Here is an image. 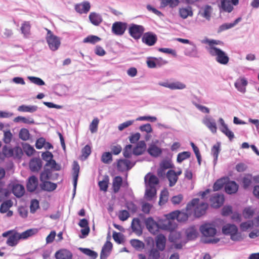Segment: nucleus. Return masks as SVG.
<instances>
[{"instance_id":"obj_1","label":"nucleus","mask_w":259,"mask_h":259,"mask_svg":"<svg viewBox=\"0 0 259 259\" xmlns=\"http://www.w3.org/2000/svg\"><path fill=\"white\" fill-rule=\"evenodd\" d=\"M200 231L205 238H202V241L205 243L215 244L218 243L220 239L217 238H207L213 237L217 233V230L213 225L211 224H205L200 227Z\"/></svg>"},{"instance_id":"obj_2","label":"nucleus","mask_w":259,"mask_h":259,"mask_svg":"<svg viewBox=\"0 0 259 259\" xmlns=\"http://www.w3.org/2000/svg\"><path fill=\"white\" fill-rule=\"evenodd\" d=\"M207 207L208 204L203 202H200L198 198L192 199L187 205V210H191L192 212L193 211L196 217H200L204 214Z\"/></svg>"},{"instance_id":"obj_3","label":"nucleus","mask_w":259,"mask_h":259,"mask_svg":"<svg viewBox=\"0 0 259 259\" xmlns=\"http://www.w3.org/2000/svg\"><path fill=\"white\" fill-rule=\"evenodd\" d=\"M208 53L214 57L215 60L221 65H226L229 63V57L227 53L219 48H212Z\"/></svg>"},{"instance_id":"obj_4","label":"nucleus","mask_w":259,"mask_h":259,"mask_svg":"<svg viewBox=\"0 0 259 259\" xmlns=\"http://www.w3.org/2000/svg\"><path fill=\"white\" fill-rule=\"evenodd\" d=\"M46 30L47 31L46 39L49 48L53 51L57 50L61 44L60 38L55 35L50 30L47 28Z\"/></svg>"},{"instance_id":"obj_5","label":"nucleus","mask_w":259,"mask_h":259,"mask_svg":"<svg viewBox=\"0 0 259 259\" xmlns=\"http://www.w3.org/2000/svg\"><path fill=\"white\" fill-rule=\"evenodd\" d=\"M222 232L225 235L231 236V239L233 241H239L241 240V235L238 232L237 227L232 224H226L223 226Z\"/></svg>"},{"instance_id":"obj_6","label":"nucleus","mask_w":259,"mask_h":259,"mask_svg":"<svg viewBox=\"0 0 259 259\" xmlns=\"http://www.w3.org/2000/svg\"><path fill=\"white\" fill-rule=\"evenodd\" d=\"M2 236L4 237H7L9 236L7 244L10 246H14L16 245L18 241L21 239L19 233L16 232L14 230H10L3 233Z\"/></svg>"},{"instance_id":"obj_7","label":"nucleus","mask_w":259,"mask_h":259,"mask_svg":"<svg viewBox=\"0 0 259 259\" xmlns=\"http://www.w3.org/2000/svg\"><path fill=\"white\" fill-rule=\"evenodd\" d=\"M144 31L145 28L142 25L135 24H131L128 28L130 35L135 39H140Z\"/></svg>"},{"instance_id":"obj_8","label":"nucleus","mask_w":259,"mask_h":259,"mask_svg":"<svg viewBox=\"0 0 259 259\" xmlns=\"http://www.w3.org/2000/svg\"><path fill=\"white\" fill-rule=\"evenodd\" d=\"M145 224L148 230L153 234L157 233L160 229V224H157L152 217L146 219Z\"/></svg>"},{"instance_id":"obj_9","label":"nucleus","mask_w":259,"mask_h":259,"mask_svg":"<svg viewBox=\"0 0 259 259\" xmlns=\"http://www.w3.org/2000/svg\"><path fill=\"white\" fill-rule=\"evenodd\" d=\"M224 200L223 194L216 193L212 195L210 198V205L213 208H219L223 204Z\"/></svg>"},{"instance_id":"obj_10","label":"nucleus","mask_w":259,"mask_h":259,"mask_svg":"<svg viewBox=\"0 0 259 259\" xmlns=\"http://www.w3.org/2000/svg\"><path fill=\"white\" fill-rule=\"evenodd\" d=\"M9 188L11 189L14 195L18 198L22 197L25 193V189L23 185L17 182H11L9 185Z\"/></svg>"},{"instance_id":"obj_11","label":"nucleus","mask_w":259,"mask_h":259,"mask_svg":"<svg viewBox=\"0 0 259 259\" xmlns=\"http://www.w3.org/2000/svg\"><path fill=\"white\" fill-rule=\"evenodd\" d=\"M202 122L211 132L217 133V127L215 120L209 115H205L202 120Z\"/></svg>"},{"instance_id":"obj_12","label":"nucleus","mask_w":259,"mask_h":259,"mask_svg":"<svg viewBox=\"0 0 259 259\" xmlns=\"http://www.w3.org/2000/svg\"><path fill=\"white\" fill-rule=\"evenodd\" d=\"M126 28V24L121 22H116L112 26V32L117 35H122Z\"/></svg>"},{"instance_id":"obj_13","label":"nucleus","mask_w":259,"mask_h":259,"mask_svg":"<svg viewBox=\"0 0 259 259\" xmlns=\"http://www.w3.org/2000/svg\"><path fill=\"white\" fill-rule=\"evenodd\" d=\"M157 39L156 35L152 32L145 33L142 37V41L149 46H153Z\"/></svg>"},{"instance_id":"obj_14","label":"nucleus","mask_w":259,"mask_h":259,"mask_svg":"<svg viewBox=\"0 0 259 259\" xmlns=\"http://www.w3.org/2000/svg\"><path fill=\"white\" fill-rule=\"evenodd\" d=\"M135 163H133L127 159H120L117 162V168L119 171H123L131 169Z\"/></svg>"},{"instance_id":"obj_15","label":"nucleus","mask_w":259,"mask_h":259,"mask_svg":"<svg viewBox=\"0 0 259 259\" xmlns=\"http://www.w3.org/2000/svg\"><path fill=\"white\" fill-rule=\"evenodd\" d=\"M131 228L132 231L138 236L142 235L143 232V228L141 221L139 218H134L132 224Z\"/></svg>"},{"instance_id":"obj_16","label":"nucleus","mask_w":259,"mask_h":259,"mask_svg":"<svg viewBox=\"0 0 259 259\" xmlns=\"http://www.w3.org/2000/svg\"><path fill=\"white\" fill-rule=\"evenodd\" d=\"M247 84V79L244 77H240L236 80L234 85L239 92L244 93L246 92V87Z\"/></svg>"},{"instance_id":"obj_17","label":"nucleus","mask_w":259,"mask_h":259,"mask_svg":"<svg viewBox=\"0 0 259 259\" xmlns=\"http://www.w3.org/2000/svg\"><path fill=\"white\" fill-rule=\"evenodd\" d=\"M201 42L204 44H207L208 46L205 47L207 51L209 53L212 48H218L215 45H223V42L218 40L210 39L207 38H205L201 40Z\"/></svg>"},{"instance_id":"obj_18","label":"nucleus","mask_w":259,"mask_h":259,"mask_svg":"<svg viewBox=\"0 0 259 259\" xmlns=\"http://www.w3.org/2000/svg\"><path fill=\"white\" fill-rule=\"evenodd\" d=\"M112 248V244L110 241H106L102 248L100 253V259H106L110 254Z\"/></svg>"},{"instance_id":"obj_19","label":"nucleus","mask_w":259,"mask_h":259,"mask_svg":"<svg viewBox=\"0 0 259 259\" xmlns=\"http://www.w3.org/2000/svg\"><path fill=\"white\" fill-rule=\"evenodd\" d=\"M146 186L155 187L159 183L157 177L153 175L148 174L145 177Z\"/></svg>"},{"instance_id":"obj_20","label":"nucleus","mask_w":259,"mask_h":259,"mask_svg":"<svg viewBox=\"0 0 259 259\" xmlns=\"http://www.w3.org/2000/svg\"><path fill=\"white\" fill-rule=\"evenodd\" d=\"M212 12V7L210 6L206 5L200 9L199 14L201 16L205 18L206 20L210 21Z\"/></svg>"},{"instance_id":"obj_21","label":"nucleus","mask_w":259,"mask_h":259,"mask_svg":"<svg viewBox=\"0 0 259 259\" xmlns=\"http://www.w3.org/2000/svg\"><path fill=\"white\" fill-rule=\"evenodd\" d=\"M160 229L165 230L171 231L174 230L177 227V224L174 220H169L166 218L160 224Z\"/></svg>"},{"instance_id":"obj_22","label":"nucleus","mask_w":259,"mask_h":259,"mask_svg":"<svg viewBox=\"0 0 259 259\" xmlns=\"http://www.w3.org/2000/svg\"><path fill=\"white\" fill-rule=\"evenodd\" d=\"M187 238L189 240L195 239L198 235V232L196 227L193 226L187 228L185 231Z\"/></svg>"},{"instance_id":"obj_23","label":"nucleus","mask_w":259,"mask_h":259,"mask_svg":"<svg viewBox=\"0 0 259 259\" xmlns=\"http://www.w3.org/2000/svg\"><path fill=\"white\" fill-rule=\"evenodd\" d=\"M90 3L88 1H84L80 4L75 6V9L76 11L80 13H87L90 10Z\"/></svg>"},{"instance_id":"obj_24","label":"nucleus","mask_w":259,"mask_h":259,"mask_svg":"<svg viewBox=\"0 0 259 259\" xmlns=\"http://www.w3.org/2000/svg\"><path fill=\"white\" fill-rule=\"evenodd\" d=\"M146 147V143L144 141H139L133 148V153L135 155H140L145 151Z\"/></svg>"},{"instance_id":"obj_25","label":"nucleus","mask_w":259,"mask_h":259,"mask_svg":"<svg viewBox=\"0 0 259 259\" xmlns=\"http://www.w3.org/2000/svg\"><path fill=\"white\" fill-rule=\"evenodd\" d=\"M38 186V180L34 176L30 177L27 183V189L29 192L34 191Z\"/></svg>"},{"instance_id":"obj_26","label":"nucleus","mask_w":259,"mask_h":259,"mask_svg":"<svg viewBox=\"0 0 259 259\" xmlns=\"http://www.w3.org/2000/svg\"><path fill=\"white\" fill-rule=\"evenodd\" d=\"M225 191L228 194L235 193L238 189V185L234 181H230L225 186Z\"/></svg>"},{"instance_id":"obj_27","label":"nucleus","mask_w":259,"mask_h":259,"mask_svg":"<svg viewBox=\"0 0 259 259\" xmlns=\"http://www.w3.org/2000/svg\"><path fill=\"white\" fill-rule=\"evenodd\" d=\"M166 239L162 234H159L156 237V245L157 248L160 251L165 249Z\"/></svg>"},{"instance_id":"obj_28","label":"nucleus","mask_w":259,"mask_h":259,"mask_svg":"<svg viewBox=\"0 0 259 259\" xmlns=\"http://www.w3.org/2000/svg\"><path fill=\"white\" fill-rule=\"evenodd\" d=\"M172 167V164L170 160H163L160 164V168L157 170V174L159 176H162L164 174L165 169Z\"/></svg>"},{"instance_id":"obj_29","label":"nucleus","mask_w":259,"mask_h":259,"mask_svg":"<svg viewBox=\"0 0 259 259\" xmlns=\"http://www.w3.org/2000/svg\"><path fill=\"white\" fill-rule=\"evenodd\" d=\"M56 259H71L72 253L66 249H62L58 251L55 253Z\"/></svg>"},{"instance_id":"obj_30","label":"nucleus","mask_w":259,"mask_h":259,"mask_svg":"<svg viewBox=\"0 0 259 259\" xmlns=\"http://www.w3.org/2000/svg\"><path fill=\"white\" fill-rule=\"evenodd\" d=\"M41 166V161L38 158H33L29 162V167L32 171H38Z\"/></svg>"},{"instance_id":"obj_31","label":"nucleus","mask_w":259,"mask_h":259,"mask_svg":"<svg viewBox=\"0 0 259 259\" xmlns=\"http://www.w3.org/2000/svg\"><path fill=\"white\" fill-rule=\"evenodd\" d=\"M89 17L91 22L95 26H98L102 21V16L95 12L91 13Z\"/></svg>"},{"instance_id":"obj_32","label":"nucleus","mask_w":259,"mask_h":259,"mask_svg":"<svg viewBox=\"0 0 259 259\" xmlns=\"http://www.w3.org/2000/svg\"><path fill=\"white\" fill-rule=\"evenodd\" d=\"M166 177L169 182L170 187L174 186L177 183L178 178L176 174V171L174 170H169L166 174Z\"/></svg>"},{"instance_id":"obj_33","label":"nucleus","mask_w":259,"mask_h":259,"mask_svg":"<svg viewBox=\"0 0 259 259\" xmlns=\"http://www.w3.org/2000/svg\"><path fill=\"white\" fill-rule=\"evenodd\" d=\"M146 192L145 196L148 200H151L156 195V187L153 186H146Z\"/></svg>"},{"instance_id":"obj_34","label":"nucleus","mask_w":259,"mask_h":259,"mask_svg":"<svg viewBox=\"0 0 259 259\" xmlns=\"http://www.w3.org/2000/svg\"><path fill=\"white\" fill-rule=\"evenodd\" d=\"M147 151L151 156L153 157L158 156L162 152L161 149L154 144L150 145Z\"/></svg>"},{"instance_id":"obj_35","label":"nucleus","mask_w":259,"mask_h":259,"mask_svg":"<svg viewBox=\"0 0 259 259\" xmlns=\"http://www.w3.org/2000/svg\"><path fill=\"white\" fill-rule=\"evenodd\" d=\"M192 213L191 210H187L186 208V211H178V217L177 221L179 222H185L188 220L189 215Z\"/></svg>"},{"instance_id":"obj_36","label":"nucleus","mask_w":259,"mask_h":259,"mask_svg":"<svg viewBox=\"0 0 259 259\" xmlns=\"http://www.w3.org/2000/svg\"><path fill=\"white\" fill-rule=\"evenodd\" d=\"M37 109L36 105H22L18 107V110L20 112L33 113L37 111Z\"/></svg>"},{"instance_id":"obj_37","label":"nucleus","mask_w":259,"mask_h":259,"mask_svg":"<svg viewBox=\"0 0 259 259\" xmlns=\"http://www.w3.org/2000/svg\"><path fill=\"white\" fill-rule=\"evenodd\" d=\"M241 20V18H237L233 23H225L221 25L219 28L218 31L222 32L234 27Z\"/></svg>"},{"instance_id":"obj_38","label":"nucleus","mask_w":259,"mask_h":259,"mask_svg":"<svg viewBox=\"0 0 259 259\" xmlns=\"http://www.w3.org/2000/svg\"><path fill=\"white\" fill-rule=\"evenodd\" d=\"M192 48H188L185 51V55L191 57H198V52L195 44L192 43Z\"/></svg>"},{"instance_id":"obj_39","label":"nucleus","mask_w":259,"mask_h":259,"mask_svg":"<svg viewBox=\"0 0 259 259\" xmlns=\"http://www.w3.org/2000/svg\"><path fill=\"white\" fill-rule=\"evenodd\" d=\"M220 151V144L219 143L214 145L211 148V153L213 157L214 165H215L217 163L218 158Z\"/></svg>"},{"instance_id":"obj_40","label":"nucleus","mask_w":259,"mask_h":259,"mask_svg":"<svg viewBox=\"0 0 259 259\" xmlns=\"http://www.w3.org/2000/svg\"><path fill=\"white\" fill-rule=\"evenodd\" d=\"M41 189L47 191H52L57 188V184L49 181H44L41 185Z\"/></svg>"},{"instance_id":"obj_41","label":"nucleus","mask_w":259,"mask_h":259,"mask_svg":"<svg viewBox=\"0 0 259 259\" xmlns=\"http://www.w3.org/2000/svg\"><path fill=\"white\" fill-rule=\"evenodd\" d=\"M221 8L228 13H230L233 9V7L230 0H221Z\"/></svg>"},{"instance_id":"obj_42","label":"nucleus","mask_w":259,"mask_h":259,"mask_svg":"<svg viewBox=\"0 0 259 259\" xmlns=\"http://www.w3.org/2000/svg\"><path fill=\"white\" fill-rule=\"evenodd\" d=\"M122 183V179L121 177L117 176L114 178L112 183V188L114 193H116L119 191Z\"/></svg>"},{"instance_id":"obj_43","label":"nucleus","mask_w":259,"mask_h":259,"mask_svg":"<svg viewBox=\"0 0 259 259\" xmlns=\"http://www.w3.org/2000/svg\"><path fill=\"white\" fill-rule=\"evenodd\" d=\"M79 165L77 162L74 161L73 164V177L74 181V185L75 187L77 186V179L78 177V174L79 171Z\"/></svg>"},{"instance_id":"obj_44","label":"nucleus","mask_w":259,"mask_h":259,"mask_svg":"<svg viewBox=\"0 0 259 259\" xmlns=\"http://www.w3.org/2000/svg\"><path fill=\"white\" fill-rule=\"evenodd\" d=\"M241 182L244 188L246 189L250 186L252 182V176L251 175H245L241 179Z\"/></svg>"},{"instance_id":"obj_45","label":"nucleus","mask_w":259,"mask_h":259,"mask_svg":"<svg viewBox=\"0 0 259 259\" xmlns=\"http://www.w3.org/2000/svg\"><path fill=\"white\" fill-rule=\"evenodd\" d=\"M13 203L12 200H8L2 203L0 207V212L2 213L7 212L9 209L12 206Z\"/></svg>"},{"instance_id":"obj_46","label":"nucleus","mask_w":259,"mask_h":259,"mask_svg":"<svg viewBox=\"0 0 259 259\" xmlns=\"http://www.w3.org/2000/svg\"><path fill=\"white\" fill-rule=\"evenodd\" d=\"M179 14L183 19H186L189 16H192L193 15L192 10L189 7L180 9Z\"/></svg>"},{"instance_id":"obj_47","label":"nucleus","mask_w":259,"mask_h":259,"mask_svg":"<svg viewBox=\"0 0 259 259\" xmlns=\"http://www.w3.org/2000/svg\"><path fill=\"white\" fill-rule=\"evenodd\" d=\"M21 30L22 33H23L25 37L28 36L30 34V23L28 21L24 22L22 24Z\"/></svg>"},{"instance_id":"obj_48","label":"nucleus","mask_w":259,"mask_h":259,"mask_svg":"<svg viewBox=\"0 0 259 259\" xmlns=\"http://www.w3.org/2000/svg\"><path fill=\"white\" fill-rule=\"evenodd\" d=\"M109 177L106 176L102 181H100L98 183L100 189L104 192H106L108 187Z\"/></svg>"},{"instance_id":"obj_49","label":"nucleus","mask_w":259,"mask_h":259,"mask_svg":"<svg viewBox=\"0 0 259 259\" xmlns=\"http://www.w3.org/2000/svg\"><path fill=\"white\" fill-rule=\"evenodd\" d=\"M14 122H22L27 124H33L34 123V120L32 118H26L22 116H17L14 119Z\"/></svg>"},{"instance_id":"obj_50","label":"nucleus","mask_w":259,"mask_h":259,"mask_svg":"<svg viewBox=\"0 0 259 259\" xmlns=\"http://www.w3.org/2000/svg\"><path fill=\"white\" fill-rule=\"evenodd\" d=\"M186 88V85L184 83L177 81L170 82V90H183Z\"/></svg>"},{"instance_id":"obj_51","label":"nucleus","mask_w":259,"mask_h":259,"mask_svg":"<svg viewBox=\"0 0 259 259\" xmlns=\"http://www.w3.org/2000/svg\"><path fill=\"white\" fill-rule=\"evenodd\" d=\"M131 244L133 247L138 250L142 249L144 247V243L137 239L131 240Z\"/></svg>"},{"instance_id":"obj_52","label":"nucleus","mask_w":259,"mask_h":259,"mask_svg":"<svg viewBox=\"0 0 259 259\" xmlns=\"http://www.w3.org/2000/svg\"><path fill=\"white\" fill-rule=\"evenodd\" d=\"M79 250L84 254L88 255L91 257L93 259H95L97 256L98 254L94 251H93L89 248H79Z\"/></svg>"},{"instance_id":"obj_53","label":"nucleus","mask_w":259,"mask_h":259,"mask_svg":"<svg viewBox=\"0 0 259 259\" xmlns=\"http://www.w3.org/2000/svg\"><path fill=\"white\" fill-rule=\"evenodd\" d=\"M101 40V38L95 35H89L83 40L84 43H90L94 44Z\"/></svg>"},{"instance_id":"obj_54","label":"nucleus","mask_w":259,"mask_h":259,"mask_svg":"<svg viewBox=\"0 0 259 259\" xmlns=\"http://www.w3.org/2000/svg\"><path fill=\"white\" fill-rule=\"evenodd\" d=\"M3 132V141L6 144H9L12 141L13 135L9 130H4Z\"/></svg>"},{"instance_id":"obj_55","label":"nucleus","mask_w":259,"mask_h":259,"mask_svg":"<svg viewBox=\"0 0 259 259\" xmlns=\"http://www.w3.org/2000/svg\"><path fill=\"white\" fill-rule=\"evenodd\" d=\"M254 213V210L250 207H248L243 211L242 215L245 219H249L251 218Z\"/></svg>"},{"instance_id":"obj_56","label":"nucleus","mask_w":259,"mask_h":259,"mask_svg":"<svg viewBox=\"0 0 259 259\" xmlns=\"http://www.w3.org/2000/svg\"><path fill=\"white\" fill-rule=\"evenodd\" d=\"M253 226V221H248L242 223L240 224V227L242 231H246L249 229H251Z\"/></svg>"},{"instance_id":"obj_57","label":"nucleus","mask_w":259,"mask_h":259,"mask_svg":"<svg viewBox=\"0 0 259 259\" xmlns=\"http://www.w3.org/2000/svg\"><path fill=\"white\" fill-rule=\"evenodd\" d=\"M99 122V120L97 118H95L92 120L90 125V130L92 133H95L97 132Z\"/></svg>"},{"instance_id":"obj_58","label":"nucleus","mask_w":259,"mask_h":259,"mask_svg":"<svg viewBox=\"0 0 259 259\" xmlns=\"http://www.w3.org/2000/svg\"><path fill=\"white\" fill-rule=\"evenodd\" d=\"M161 3L164 6H169L171 8L177 6L179 3V0H161Z\"/></svg>"},{"instance_id":"obj_59","label":"nucleus","mask_w":259,"mask_h":259,"mask_svg":"<svg viewBox=\"0 0 259 259\" xmlns=\"http://www.w3.org/2000/svg\"><path fill=\"white\" fill-rule=\"evenodd\" d=\"M28 79L33 83L37 85H44L45 82L40 78L35 76H28Z\"/></svg>"},{"instance_id":"obj_60","label":"nucleus","mask_w":259,"mask_h":259,"mask_svg":"<svg viewBox=\"0 0 259 259\" xmlns=\"http://www.w3.org/2000/svg\"><path fill=\"white\" fill-rule=\"evenodd\" d=\"M226 182L225 179H220L217 180L213 185V190L218 191L222 189Z\"/></svg>"},{"instance_id":"obj_61","label":"nucleus","mask_w":259,"mask_h":259,"mask_svg":"<svg viewBox=\"0 0 259 259\" xmlns=\"http://www.w3.org/2000/svg\"><path fill=\"white\" fill-rule=\"evenodd\" d=\"M19 138L24 141H26L29 138V132L26 128H22L19 132Z\"/></svg>"},{"instance_id":"obj_62","label":"nucleus","mask_w":259,"mask_h":259,"mask_svg":"<svg viewBox=\"0 0 259 259\" xmlns=\"http://www.w3.org/2000/svg\"><path fill=\"white\" fill-rule=\"evenodd\" d=\"M51 175V171L50 169L45 168L43 172L40 175V179L42 182L46 181V180L50 179Z\"/></svg>"},{"instance_id":"obj_63","label":"nucleus","mask_w":259,"mask_h":259,"mask_svg":"<svg viewBox=\"0 0 259 259\" xmlns=\"http://www.w3.org/2000/svg\"><path fill=\"white\" fill-rule=\"evenodd\" d=\"M168 192L166 190L162 191L161 192L159 204L162 205L165 204L168 200Z\"/></svg>"},{"instance_id":"obj_64","label":"nucleus","mask_w":259,"mask_h":259,"mask_svg":"<svg viewBox=\"0 0 259 259\" xmlns=\"http://www.w3.org/2000/svg\"><path fill=\"white\" fill-rule=\"evenodd\" d=\"M159 252L155 249H152L149 252L148 259H159Z\"/></svg>"}]
</instances>
